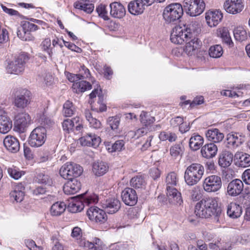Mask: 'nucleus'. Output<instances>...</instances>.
Returning <instances> with one entry per match:
<instances>
[{
    "mask_svg": "<svg viewBox=\"0 0 250 250\" xmlns=\"http://www.w3.org/2000/svg\"><path fill=\"white\" fill-rule=\"evenodd\" d=\"M217 197H207L197 203L195 206L194 213L200 218H208L214 216V221L220 223L222 214L221 208L218 206Z\"/></svg>",
    "mask_w": 250,
    "mask_h": 250,
    "instance_id": "nucleus-1",
    "label": "nucleus"
},
{
    "mask_svg": "<svg viewBox=\"0 0 250 250\" xmlns=\"http://www.w3.org/2000/svg\"><path fill=\"white\" fill-rule=\"evenodd\" d=\"M201 31L199 24L196 21L184 26H175L171 33L170 40L175 44H182L189 40L192 34H199Z\"/></svg>",
    "mask_w": 250,
    "mask_h": 250,
    "instance_id": "nucleus-2",
    "label": "nucleus"
},
{
    "mask_svg": "<svg viewBox=\"0 0 250 250\" xmlns=\"http://www.w3.org/2000/svg\"><path fill=\"white\" fill-rule=\"evenodd\" d=\"M205 172L203 165L199 163H193L187 167L184 174L185 182L188 186L197 184L202 178Z\"/></svg>",
    "mask_w": 250,
    "mask_h": 250,
    "instance_id": "nucleus-3",
    "label": "nucleus"
},
{
    "mask_svg": "<svg viewBox=\"0 0 250 250\" xmlns=\"http://www.w3.org/2000/svg\"><path fill=\"white\" fill-rule=\"evenodd\" d=\"M29 59L26 53H21L12 59L7 60L6 70L7 73L16 75L22 74L25 69V64Z\"/></svg>",
    "mask_w": 250,
    "mask_h": 250,
    "instance_id": "nucleus-4",
    "label": "nucleus"
},
{
    "mask_svg": "<svg viewBox=\"0 0 250 250\" xmlns=\"http://www.w3.org/2000/svg\"><path fill=\"white\" fill-rule=\"evenodd\" d=\"M183 14V9L181 4L173 3L167 6L163 11V18L167 23H171L179 20Z\"/></svg>",
    "mask_w": 250,
    "mask_h": 250,
    "instance_id": "nucleus-5",
    "label": "nucleus"
},
{
    "mask_svg": "<svg viewBox=\"0 0 250 250\" xmlns=\"http://www.w3.org/2000/svg\"><path fill=\"white\" fill-rule=\"evenodd\" d=\"M83 172V168L73 162H67L62 166L60 174L65 179H72L80 176Z\"/></svg>",
    "mask_w": 250,
    "mask_h": 250,
    "instance_id": "nucleus-6",
    "label": "nucleus"
},
{
    "mask_svg": "<svg viewBox=\"0 0 250 250\" xmlns=\"http://www.w3.org/2000/svg\"><path fill=\"white\" fill-rule=\"evenodd\" d=\"M184 6L188 15L195 17L204 12L205 3L203 0H184Z\"/></svg>",
    "mask_w": 250,
    "mask_h": 250,
    "instance_id": "nucleus-7",
    "label": "nucleus"
},
{
    "mask_svg": "<svg viewBox=\"0 0 250 250\" xmlns=\"http://www.w3.org/2000/svg\"><path fill=\"white\" fill-rule=\"evenodd\" d=\"M46 138V130L45 127L39 126L31 132L28 139V143L32 147H38L42 146Z\"/></svg>",
    "mask_w": 250,
    "mask_h": 250,
    "instance_id": "nucleus-8",
    "label": "nucleus"
},
{
    "mask_svg": "<svg viewBox=\"0 0 250 250\" xmlns=\"http://www.w3.org/2000/svg\"><path fill=\"white\" fill-rule=\"evenodd\" d=\"M222 187V180L220 176L212 175L206 177L203 183V188L207 192L218 191Z\"/></svg>",
    "mask_w": 250,
    "mask_h": 250,
    "instance_id": "nucleus-9",
    "label": "nucleus"
},
{
    "mask_svg": "<svg viewBox=\"0 0 250 250\" xmlns=\"http://www.w3.org/2000/svg\"><path fill=\"white\" fill-rule=\"evenodd\" d=\"M31 93L27 89L19 90L15 97L14 105L19 108H24L28 105L31 100Z\"/></svg>",
    "mask_w": 250,
    "mask_h": 250,
    "instance_id": "nucleus-10",
    "label": "nucleus"
},
{
    "mask_svg": "<svg viewBox=\"0 0 250 250\" xmlns=\"http://www.w3.org/2000/svg\"><path fill=\"white\" fill-rule=\"evenodd\" d=\"M87 215L89 219L96 222L104 223L107 220V215L105 210L97 207H90L87 210Z\"/></svg>",
    "mask_w": 250,
    "mask_h": 250,
    "instance_id": "nucleus-11",
    "label": "nucleus"
},
{
    "mask_svg": "<svg viewBox=\"0 0 250 250\" xmlns=\"http://www.w3.org/2000/svg\"><path fill=\"white\" fill-rule=\"evenodd\" d=\"M198 34H192L188 38L189 40L186 42L184 48L185 52L188 55L191 56L195 54L196 49L199 48L201 45V42L196 36Z\"/></svg>",
    "mask_w": 250,
    "mask_h": 250,
    "instance_id": "nucleus-12",
    "label": "nucleus"
},
{
    "mask_svg": "<svg viewBox=\"0 0 250 250\" xmlns=\"http://www.w3.org/2000/svg\"><path fill=\"white\" fill-rule=\"evenodd\" d=\"M244 8L242 0H227L224 4V8L228 12L236 14L241 12Z\"/></svg>",
    "mask_w": 250,
    "mask_h": 250,
    "instance_id": "nucleus-13",
    "label": "nucleus"
},
{
    "mask_svg": "<svg viewBox=\"0 0 250 250\" xmlns=\"http://www.w3.org/2000/svg\"><path fill=\"white\" fill-rule=\"evenodd\" d=\"M222 18L223 14L219 10H209L206 13L207 23L211 27L218 25Z\"/></svg>",
    "mask_w": 250,
    "mask_h": 250,
    "instance_id": "nucleus-14",
    "label": "nucleus"
},
{
    "mask_svg": "<svg viewBox=\"0 0 250 250\" xmlns=\"http://www.w3.org/2000/svg\"><path fill=\"white\" fill-rule=\"evenodd\" d=\"M123 201L126 205L132 206L135 205L138 199L136 191L129 188H125L122 192Z\"/></svg>",
    "mask_w": 250,
    "mask_h": 250,
    "instance_id": "nucleus-15",
    "label": "nucleus"
},
{
    "mask_svg": "<svg viewBox=\"0 0 250 250\" xmlns=\"http://www.w3.org/2000/svg\"><path fill=\"white\" fill-rule=\"evenodd\" d=\"M30 117L26 113H21L16 116L15 118V126L17 130L23 132L25 128L29 125Z\"/></svg>",
    "mask_w": 250,
    "mask_h": 250,
    "instance_id": "nucleus-16",
    "label": "nucleus"
},
{
    "mask_svg": "<svg viewBox=\"0 0 250 250\" xmlns=\"http://www.w3.org/2000/svg\"><path fill=\"white\" fill-rule=\"evenodd\" d=\"M79 140L82 146L96 147L100 145L101 139L95 134L89 133L81 137Z\"/></svg>",
    "mask_w": 250,
    "mask_h": 250,
    "instance_id": "nucleus-17",
    "label": "nucleus"
},
{
    "mask_svg": "<svg viewBox=\"0 0 250 250\" xmlns=\"http://www.w3.org/2000/svg\"><path fill=\"white\" fill-rule=\"evenodd\" d=\"M244 188L243 182L238 179L231 181L228 186L227 192L229 195L236 196L240 194Z\"/></svg>",
    "mask_w": 250,
    "mask_h": 250,
    "instance_id": "nucleus-18",
    "label": "nucleus"
},
{
    "mask_svg": "<svg viewBox=\"0 0 250 250\" xmlns=\"http://www.w3.org/2000/svg\"><path fill=\"white\" fill-rule=\"evenodd\" d=\"M3 145L6 149L12 153L18 152L20 148L19 140L13 136L8 135L3 140Z\"/></svg>",
    "mask_w": 250,
    "mask_h": 250,
    "instance_id": "nucleus-19",
    "label": "nucleus"
},
{
    "mask_svg": "<svg viewBox=\"0 0 250 250\" xmlns=\"http://www.w3.org/2000/svg\"><path fill=\"white\" fill-rule=\"evenodd\" d=\"M102 207L107 213L113 214L120 209L121 203L119 200L115 198L108 199L103 203Z\"/></svg>",
    "mask_w": 250,
    "mask_h": 250,
    "instance_id": "nucleus-20",
    "label": "nucleus"
},
{
    "mask_svg": "<svg viewBox=\"0 0 250 250\" xmlns=\"http://www.w3.org/2000/svg\"><path fill=\"white\" fill-rule=\"evenodd\" d=\"M110 15L113 18L121 19L125 15V9L120 2H114L109 5Z\"/></svg>",
    "mask_w": 250,
    "mask_h": 250,
    "instance_id": "nucleus-21",
    "label": "nucleus"
},
{
    "mask_svg": "<svg viewBox=\"0 0 250 250\" xmlns=\"http://www.w3.org/2000/svg\"><path fill=\"white\" fill-rule=\"evenodd\" d=\"M81 183L76 179H69L63 186V191L66 194H73L81 188Z\"/></svg>",
    "mask_w": 250,
    "mask_h": 250,
    "instance_id": "nucleus-22",
    "label": "nucleus"
},
{
    "mask_svg": "<svg viewBox=\"0 0 250 250\" xmlns=\"http://www.w3.org/2000/svg\"><path fill=\"white\" fill-rule=\"evenodd\" d=\"M236 164L239 167H247L250 166V155L242 152L237 151L234 156Z\"/></svg>",
    "mask_w": 250,
    "mask_h": 250,
    "instance_id": "nucleus-23",
    "label": "nucleus"
},
{
    "mask_svg": "<svg viewBox=\"0 0 250 250\" xmlns=\"http://www.w3.org/2000/svg\"><path fill=\"white\" fill-rule=\"evenodd\" d=\"M84 208V203L80 196H75L71 198L68 205L67 209L72 213L81 211Z\"/></svg>",
    "mask_w": 250,
    "mask_h": 250,
    "instance_id": "nucleus-24",
    "label": "nucleus"
},
{
    "mask_svg": "<svg viewBox=\"0 0 250 250\" xmlns=\"http://www.w3.org/2000/svg\"><path fill=\"white\" fill-rule=\"evenodd\" d=\"M24 188L21 184L15 186L14 189L10 193V197L12 201L16 202H21L24 196Z\"/></svg>",
    "mask_w": 250,
    "mask_h": 250,
    "instance_id": "nucleus-25",
    "label": "nucleus"
},
{
    "mask_svg": "<svg viewBox=\"0 0 250 250\" xmlns=\"http://www.w3.org/2000/svg\"><path fill=\"white\" fill-rule=\"evenodd\" d=\"M217 150V147L214 143H209L202 147L201 153L203 157L209 159L216 155Z\"/></svg>",
    "mask_w": 250,
    "mask_h": 250,
    "instance_id": "nucleus-26",
    "label": "nucleus"
},
{
    "mask_svg": "<svg viewBox=\"0 0 250 250\" xmlns=\"http://www.w3.org/2000/svg\"><path fill=\"white\" fill-rule=\"evenodd\" d=\"M12 127V122L5 113L0 115V132L3 134L8 133Z\"/></svg>",
    "mask_w": 250,
    "mask_h": 250,
    "instance_id": "nucleus-27",
    "label": "nucleus"
},
{
    "mask_svg": "<svg viewBox=\"0 0 250 250\" xmlns=\"http://www.w3.org/2000/svg\"><path fill=\"white\" fill-rule=\"evenodd\" d=\"M145 9V5L140 0L130 2L128 5V10L130 13L136 15L142 14Z\"/></svg>",
    "mask_w": 250,
    "mask_h": 250,
    "instance_id": "nucleus-28",
    "label": "nucleus"
},
{
    "mask_svg": "<svg viewBox=\"0 0 250 250\" xmlns=\"http://www.w3.org/2000/svg\"><path fill=\"white\" fill-rule=\"evenodd\" d=\"M208 140L214 142L219 143L223 140L224 135L217 128L208 129L206 133Z\"/></svg>",
    "mask_w": 250,
    "mask_h": 250,
    "instance_id": "nucleus-29",
    "label": "nucleus"
},
{
    "mask_svg": "<svg viewBox=\"0 0 250 250\" xmlns=\"http://www.w3.org/2000/svg\"><path fill=\"white\" fill-rule=\"evenodd\" d=\"M242 212V209L239 205L234 202L230 203L227 206V214L232 218L239 217Z\"/></svg>",
    "mask_w": 250,
    "mask_h": 250,
    "instance_id": "nucleus-30",
    "label": "nucleus"
},
{
    "mask_svg": "<svg viewBox=\"0 0 250 250\" xmlns=\"http://www.w3.org/2000/svg\"><path fill=\"white\" fill-rule=\"evenodd\" d=\"M204 143V138L197 133H193L189 141V146L193 151H196L200 149Z\"/></svg>",
    "mask_w": 250,
    "mask_h": 250,
    "instance_id": "nucleus-31",
    "label": "nucleus"
},
{
    "mask_svg": "<svg viewBox=\"0 0 250 250\" xmlns=\"http://www.w3.org/2000/svg\"><path fill=\"white\" fill-rule=\"evenodd\" d=\"M234 156L233 154L228 151H223L219 158V165L223 167H229L232 162Z\"/></svg>",
    "mask_w": 250,
    "mask_h": 250,
    "instance_id": "nucleus-32",
    "label": "nucleus"
},
{
    "mask_svg": "<svg viewBox=\"0 0 250 250\" xmlns=\"http://www.w3.org/2000/svg\"><path fill=\"white\" fill-rule=\"evenodd\" d=\"M73 91L76 93L84 92L92 88L91 84L85 81H79L72 84Z\"/></svg>",
    "mask_w": 250,
    "mask_h": 250,
    "instance_id": "nucleus-33",
    "label": "nucleus"
},
{
    "mask_svg": "<svg viewBox=\"0 0 250 250\" xmlns=\"http://www.w3.org/2000/svg\"><path fill=\"white\" fill-rule=\"evenodd\" d=\"M108 169L107 164L104 162H97L93 165V172L97 176L103 175L107 171Z\"/></svg>",
    "mask_w": 250,
    "mask_h": 250,
    "instance_id": "nucleus-34",
    "label": "nucleus"
},
{
    "mask_svg": "<svg viewBox=\"0 0 250 250\" xmlns=\"http://www.w3.org/2000/svg\"><path fill=\"white\" fill-rule=\"evenodd\" d=\"M81 245L85 250H103L102 242L97 238H95L93 242L84 241L81 243Z\"/></svg>",
    "mask_w": 250,
    "mask_h": 250,
    "instance_id": "nucleus-35",
    "label": "nucleus"
},
{
    "mask_svg": "<svg viewBox=\"0 0 250 250\" xmlns=\"http://www.w3.org/2000/svg\"><path fill=\"white\" fill-rule=\"evenodd\" d=\"M167 195L171 199H173V201L177 204L181 205L183 202L181 197V194L173 187H167Z\"/></svg>",
    "mask_w": 250,
    "mask_h": 250,
    "instance_id": "nucleus-36",
    "label": "nucleus"
},
{
    "mask_svg": "<svg viewBox=\"0 0 250 250\" xmlns=\"http://www.w3.org/2000/svg\"><path fill=\"white\" fill-rule=\"evenodd\" d=\"M66 209V205L64 202H57L53 204L50 209L52 216H57L62 214Z\"/></svg>",
    "mask_w": 250,
    "mask_h": 250,
    "instance_id": "nucleus-37",
    "label": "nucleus"
},
{
    "mask_svg": "<svg viewBox=\"0 0 250 250\" xmlns=\"http://www.w3.org/2000/svg\"><path fill=\"white\" fill-rule=\"evenodd\" d=\"M140 121L143 126L151 128V125L155 121V118L148 112L143 111L140 115Z\"/></svg>",
    "mask_w": 250,
    "mask_h": 250,
    "instance_id": "nucleus-38",
    "label": "nucleus"
},
{
    "mask_svg": "<svg viewBox=\"0 0 250 250\" xmlns=\"http://www.w3.org/2000/svg\"><path fill=\"white\" fill-rule=\"evenodd\" d=\"M84 115L86 120L89 122L90 127L94 129H99L101 128L102 124L98 119L93 118L92 114L88 109L85 110Z\"/></svg>",
    "mask_w": 250,
    "mask_h": 250,
    "instance_id": "nucleus-39",
    "label": "nucleus"
},
{
    "mask_svg": "<svg viewBox=\"0 0 250 250\" xmlns=\"http://www.w3.org/2000/svg\"><path fill=\"white\" fill-rule=\"evenodd\" d=\"M217 34L218 36L221 38L223 42L229 45L232 44L230 34L227 28L222 27L219 28L217 31Z\"/></svg>",
    "mask_w": 250,
    "mask_h": 250,
    "instance_id": "nucleus-40",
    "label": "nucleus"
},
{
    "mask_svg": "<svg viewBox=\"0 0 250 250\" xmlns=\"http://www.w3.org/2000/svg\"><path fill=\"white\" fill-rule=\"evenodd\" d=\"M98 96L99 97V101L98 102V103L101 104V99H103V96L102 95V91L101 89L99 90L98 89H95L92 92L89 94V97L90 98V100L89 101V103L91 105L92 104V99L94 98H96V96ZM106 105L104 104L100 105V107L99 110L96 109L97 111H100V112L104 111L106 110Z\"/></svg>",
    "mask_w": 250,
    "mask_h": 250,
    "instance_id": "nucleus-41",
    "label": "nucleus"
},
{
    "mask_svg": "<svg viewBox=\"0 0 250 250\" xmlns=\"http://www.w3.org/2000/svg\"><path fill=\"white\" fill-rule=\"evenodd\" d=\"M130 185L135 188H143L145 187L146 182L142 175H137L130 180Z\"/></svg>",
    "mask_w": 250,
    "mask_h": 250,
    "instance_id": "nucleus-42",
    "label": "nucleus"
},
{
    "mask_svg": "<svg viewBox=\"0 0 250 250\" xmlns=\"http://www.w3.org/2000/svg\"><path fill=\"white\" fill-rule=\"evenodd\" d=\"M82 201L84 203V206H91L96 204L99 200L98 196L95 194H92L89 195L83 196V194L80 195Z\"/></svg>",
    "mask_w": 250,
    "mask_h": 250,
    "instance_id": "nucleus-43",
    "label": "nucleus"
},
{
    "mask_svg": "<svg viewBox=\"0 0 250 250\" xmlns=\"http://www.w3.org/2000/svg\"><path fill=\"white\" fill-rule=\"evenodd\" d=\"M184 150V147L182 143L176 144L170 147V154L171 157L176 159L182 155Z\"/></svg>",
    "mask_w": 250,
    "mask_h": 250,
    "instance_id": "nucleus-44",
    "label": "nucleus"
},
{
    "mask_svg": "<svg viewBox=\"0 0 250 250\" xmlns=\"http://www.w3.org/2000/svg\"><path fill=\"white\" fill-rule=\"evenodd\" d=\"M82 70L84 71V75L82 74H70L67 77L69 81L73 82V83L75 82H78L79 81L85 78H88L90 75V72L89 70L85 68L84 66L82 67Z\"/></svg>",
    "mask_w": 250,
    "mask_h": 250,
    "instance_id": "nucleus-45",
    "label": "nucleus"
},
{
    "mask_svg": "<svg viewBox=\"0 0 250 250\" xmlns=\"http://www.w3.org/2000/svg\"><path fill=\"white\" fill-rule=\"evenodd\" d=\"M233 35L235 40L239 42L245 41L248 38L246 30L241 26L236 27L233 30Z\"/></svg>",
    "mask_w": 250,
    "mask_h": 250,
    "instance_id": "nucleus-46",
    "label": "nucleus"
},
{
    "mask_svg": "<svg viewBox=\"0 0 250 250\" xmlns=\"http://www.w3.org/2000/svg\"><path fill=\"white\" fill-rule=\"evenodd\" d=\"M37 181L40 184L47 186H51L53 184L52 179L44 172L39 173L37 176Z\"/></svg>",
    "mask_w": 250,
    "mask_h": 250,
    "instance_id": "nucleus-47",
    "label": "nucleus"
},
{
    "mask_svg": "<svg viewBox=\"0 0 250 250\" xmlns=\"http://www.w3.org/2000/svg\"><path fill=\"white\" fill-rule=\"evenodd\" d=\"M76 8L83 10L84 12L90 14L94 10V4L91 3L78 2L75 4Z\"/></svg>",
    "mask_w": 250,
    "mask_h": 250,
    "instance_id": "nucleus-48",
    "label": "nucleus"
},
{
    "mask_svg": "<svg viewBox=\"0 0 250 250\" xmlns=\"http://www.w3.org/2000/svg\"><path fill=\"white\" fill-rule=\"evenodd\" d=\"M51 42L49 38L44 39L41 44V47L42 51L46 52L50 58L53 55L52 48L51 47Z\"/></svg>",
    "mask_w": 250,
    "mask_h": 250,
    "instance_id": "nucleus-49",
    "label": "nucleus"
},
{
    "mask_svg": "<svg viewBox=\"0 0 250 250\" xmlns=\"http://www.w3.org/2000/svg\"><path fill=\"white\" fill-rule=\"evenodd\" d=\"M223 54V49L221 45H215L212 46L209 49V55L212 58H219Z\"/></svg>",
    "mask_w": 250,
    "mask_h": 250,
    "instance_id": "nucleus-50",
    "label": "nucleus"
},
{
    "mask_svg": "<svg viewBox=\"0 0 250 250\" xmlns=\"http://www.w3.org/2000/svg\"><path fill=\"white\" fill-rule=\"evenodd\" d=\"M18 37L22 41H31L34 40V37L31 33L27 32L23 29V27H21V29H19L17 32Z\"/></svg>",
    "mask_w": 250,
    "mask_h": 250,
    "instance_id": "nucleus-51",
    "label": "nucleus"
},
{
    "mask_svg": "<svg viewBox=\"0 0 250 250\" xmlns=\"http://www.w3.org/2000/svg\"><path fill=\"white\" fill-rule=\"evenodd\" d=\"M75 109L72 103L69 101H67L63 104V113L66 117H70L73 115Z\"/></svg>",
    "mask_w": 250,
    "mask_h": 250,
    "instance_id": "nucleus-52",
    "label": "nucleus"
},
{
    "mask_svg": "<svg viewBox=\"0 0 250 250\" xmlns=\"http://www.w3.org/2000/svg\"><path fill=\"white\" fill-rule=\"evenodd\" d=\"M178 182L177 175L174 172L169 173L166 177L167 187H174L176 186Z\"/></svg>",
    "mask_w": 250,
    "mask_h": 250,
    "instance_id": "nucleus-53",
    "label": "nucleus"
},
{
    "mask_svg": "<svg viewBox=\"0 0 250 250\" xmlns=\"http://www.w3.org/2000/svg\"><path fill=\"white\" fill-rule=\"evenodd\" d=\"M124 142L123 140H118L111 145H108L107 150L110 152L120 151L124 148Z\"/></svg>",
    "mask_w": 250,
    "mask_h": 250,
    "instance_id": "nucleus-54",
    "label": "nucleus"
},
{
    "mask_svg": "<svg viewBox=\"0 0 250 250\" xmlns=\"http://www.w3.org/2000/svg\"><path fill=\"white\" fill-rule=\"evenodd\" d=\"M9 175L15 179H18L24 174V172L20 171L19 168L12 167L7 168Z\"/></svg>",
    "mask_w": 250,
    "mask_h": 250,
    "instance_id": "nucleus-55",
    "label": "nucleus"
},
{
    "mask_svg": "<svg viewBox=\"0 0 250 250\" xmlns=\"http://www.w3.org/2000/svg\"><path fill=\"white\" fill-rule=\"evenodd\" d=\"M107 5L105 4H101L97 8L96 11L99 15L104 20H109L108 15V9Z\"/></svg>",
    "mask_w": 250,
    "mask_h": 250,
    "instance_id": "nucleus-56",
    "label": "nucleus"
},
{
    "mask_svg": "<svg viewBox=\"0 0 250 250\" xmlns=\"http://www.w3.org/2000/svg\"><path fill=\"white\" fill-rule=\"evenodd\" d=\"M107 122L112 130L117 129L120 123V118L118 116L109 117Z\"/></svg>",
    "mask_w": 250,
    "mask_h": 250,
    "instance_id": "nucleus-57",
    "label": "nucleus"
},
{
    "mask_svg": "<svg viewBox=\"0 0 250 250\" xmlns=\"http://www.w3.org/2000/svg\"><path fill=\"white\" fill-rule=\"evenodd\" d=\"M201 191L200 188L198 186L193 188L190 191L191 199L193 201L199 200L202 195Z\"/></svg>",
    "mask_w": 250,
    "mask_h": 250,
    "instance_id": "nucleus-58",
    "label": "nucleus"
},
{
    "mask_svg": "<svg viewBox=\"0 0 250 250\" xmlns=\"http://www.w3.org/2000/svg\"><path fill=\"white\" fill-rule=\"evenodd\" d=\"M63 129L66 133H69L70 131H73L75 129L72 121L69 119H65L62 123Z\"/></svg>",
    "mask_w": 250,
    "mask_h": 250,
    "instance_id": "nucleus-59",
    "label": "nucleus"
},
{
    "mask_svg": "<svg viewBox=\"0 0 250 250\" xmlns=\"http://www.w3.org/2000/svg\"><path fill=\"white\" fill-rule=\"evenodd\" d=\"M23 29L30 33L31 32L35 31L38 29V26L29 21H24L22 24Z\"/></svg>",
    "mask_w": 250,
    "mask_h": 250,
    "instance_id": "nucleus-60",
    "label": "nucleus"
},
{
    "mask_svg": "<svg viewBox=\"0 0 250 250\" xmlns=\"http://www.w3.org/2000/svg\"><path fill=\"white\" fill-rule=\"evenodd\" d=\"M151 130V128L143 126L142 127L140 128L135 131L134 135L136 138H139L146 134Z\"/></svg>",
    "mask_w": 250,
    "mask_h": 250,
    "instance_id": "nucleus-61",
    "label": "nucleus"
},
{
    "mask_svg": "<svg viewBox=\"0 0 250 250\" xmlns=\"http://www.w3.org/2000/svg\"><path fill=\"white\" fill-rule=\"evenodd\" d=\"M70 120L75 130L78 131H81L83 127L81 119L79 117H76Z\"/></svg>",
    "mask_w": 250,
    "mask_h": 250,
    "instance_id": "nucleus-62",
    "label": "nucleus"
},
{
    "mask_svg": "<svg viewBox=\"0 0 250 250\" xmlns=\"http://www.w3.org/2000/svg\"><path fill=\"white\" fill-rule=\"evenodd\" d=\"M234 148L241 145L244 142V136L238 133H234Z\"/></svg>",
    "mask_w": 250,
    "mask_h": 250,
    "instance_id": "nucleus-63",
    "label": "nucleus"
},
{
    "mask_svg": "<svg viewBox=\"0 0 250 250\" xmlns=\"http://www.w3.org/2000/svg\"><path fill=\"white\" fill-rule=\"evenodd\" d=\"M184 122V119L183 117L180 116L175 117L172 118L170 121V125L174 128L177 126H179L180 125L183 124Z\"/></svg>",
    "mask_w": 250,
    "mask_h": 250,
    "instance_id": "nucleus-64",
    "label": "nucleus"
}]
</instances>
